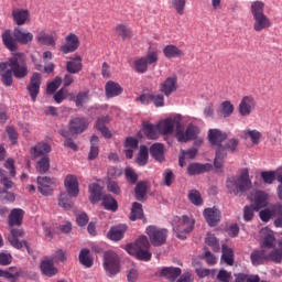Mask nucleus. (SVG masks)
<instances>
[{
  "label": "nucleus",
  "mask_w": 282,
  "mask_h": 282,
  "mask_svg": "<svg viewBox=\"0 0 282 282\" xmlns=\"http://www.w3.org/2000/svg\"><path fill=\"white\" fill-rule=\"evenodd\" d=\"M219 113L225 118H230L235 113V105L230 100L223 101L219 107Z\"/></svg>",
  "instance_id": "obj_48"
},
{
  "label": "nucleus",
  "mask_w": 282,
  "mask_h": 282,
  "mask_svg": "<svg viewBox=\"0 0 282 282\" xmlns=\"http://www.w3.org/2000/svg\"><path fill=\"white\" fill-rule=\"evenodd\" d=\"M39 45H47L54 47L56 45V40H54V35L47 34L45 31H40L35 36Z\"/></svg>",
  "instance_id": "obj_36"
},
{
  "label": "nucleus",
  "mask_w": 282,
  "mask_h": 282,
  "mask_svg": "<svg viewBox=\"0 0 282 282\" xmlns=\"http://www.w3.org/2000/svg\"><path fill=\"white\" fill-rule=\"evenodd\" d=\"M138 144H140V142L138 141V139L133 138V137H128L124 141V153H126V158L128 160H131L133 158V153H135V151H138Z\"/></svg>",
  "instance_id": "obj_27"
},
{
  "label": "nucleus",
  "mask_w": 282,
  "mask_h": 282,
  "mask_svg": "<svg viewBox=\"0 0 282 282\" xmlns=\"http://www.w3.org/2000/svg\"><path fill=\"white\" fill-rule=\"evenodd\" d=\"M160 91L169 97L171 94L177 91V76H170L160 84Z\"/></svg>",
  "instance_id": "obj_21"
},
{
  "label": "nucleus",
  "mask_w": 282,
  "mask_h": 282,
  "mask_svg": "<svg viewBox=\"0 0 282 282\" xmlns=\"http://www.w3.org/2000/svg\"><path fill=\"white\" fill-rule=\"evenodd\" d=\"M12 17L17 25H25L30 21V11L25 9H13Z\"/></svg>",
  "instance_id": "obj_31"
},
{
  "label": "nucleus",
  "mask_w": 282,
  "mask_h": 282,
  "mask_svg": "<svg viewBox=\"0 0 282 282\" xmlns=\"http://www.w3.org/2000/svg\"><path fill=\"white\" fill-rule=\"evenodd\" d=\"M279 241L282 240H276L272 232H268L263 238L261 249L267 251L272 250V248H274L273 250H282V246L279 247Z\"/></svg>",
  "instance_id": "obj_26"
},
{
  "label": "nucleus",
  "mask_w": 282,
  "mask_h": 282,
  "mask_svg": "<svg viewBox=\"0 0 282 282\" xmlns=\"http://www.w3.org/2000/svg\"><path fill=\"white\" fill-rule=\"evenodd\" d=\"M98 142H99V139L97 135H93L90 138V151L88 153V160H96V158H98V153H99Z\"/></svg>",
  "instance_id": "obj_50"
},
{
  "label": "nucleus",
  "mask_w": 282,
  "mask_h": 282,
  "mask_svg": "<svg viewBox=\"0 0 282 282\" xmlns=\"http://www.w3.org/2000/svg\"><path fill=\"white\" fill-rule=\"evenodd\" d=\"M66 72H68V74H79V72H83V57L76 55L70 58V61L66 63Z\"/></svg>",
  "instance_id": "obj_25"
},
{
  "label": "nucleus",
  "mask_w": 282,
  "mask_h": 282,
  "mask_svg": "<svg viewBox=\"0 0 282 282\" xmlns=\"http://www.w3.org/2000/svg\"><path fill=\"white\" fill-rule=\"evenodd\" d=\"M195 228V220L188 216H183L182 219H178V223L173 221V231L175 232L177 239L184 241L186 235L193 232Z\"/></svg>",
  "instance_id": "obj_8"
},
{
  "label": "nucleus",
  "mask_w": 282,
  "mask_h": 282,
  "mask_svg": "<svg viewBox=\"0 0 282 282\" xmlns=\"http://www.w3.org/2000/svg\"><path fill=\"white\" fill-rule=\"evenodd\" d=\"M63 83V79L61 77H55L53 82L47 84L46 91L47 94H54L58 87H61V84Z\"/></svg>",
  "instance_id": "obj_59"
},
{
  "label": "nucleus",
  "mask_w": 282,
  "mask_h": 282,
  "mask_svg": "<svg viewBox=\"0 0 282 282\" xmlns=\"http://www.w3.org/2000/svg\"><path fill=\"white\" fill-rule=\"evenodd\" d=\"M55 186L56 180L50 178L47 176L37 177V191L41 193V195H45L46 197L52 195Z\"/></svg>",
  "instance_id": "obj_15"
},
{
  "label": "nucleus",
  "mask_w": 282,
  "mask_h": 282,
  "mask_svg": "<svg viewBox=\"0 0 282 282\" xmlns=\"http://www.w3.org/2000/svg\"><path fill=\"white\" fill-rule=\"evenodd\" d=\"M197 155V149L192 148L187 151L181 150V155L178 158V164L182 169L186 166V160H195V156Z\"/></svg>",
  "instance_id": "obj_43"
},
{
  "label": "nucleus",
  "mask_w": 282,
  "mask_h": 282,
  "mask_svg": "<svg viewBox=\"0 0 282 282\" xmlns=\"http://www.w3.org/2000/svg\"><path fill=\"white\" fill-rule=\"evenodd\" d=\"M172 6L177 14L182 15L186 8V0H172Z\"/></svg>",
  "instance_id": "obj_60"
},
{
  "label": "nucleus",
  "mask_w": 282,
  "mask_h": 282,
  "mask_svg": "<svg viewBox=\"0 0 282 282\" xmlns=\"http://www.w3.org/2000/svg\"><path fill=\"white\" fill-rule=\"evenodd\" d=\"M256 210H261V208H265L268 206V194L265 192L258 191L251 197Z\"/></svg>",
  "instance_id": "obj_28"
},
{
  "label": "nucleus",
  "mask_w": 282,
  "mask_h": 282,
  "mask_svg": "<svg viewBox=\"0 0 282 282\" xmlns=\"http://www.w3.org/2000/svg\"><path fill=\"white\" fill-rule=\"evenodd\" d=\"M51 152L52 147L45 142H40L30 150L32 160H36V158H45L47 156V153Z\"/></svg>",
  "instance_id": "obj_23"
},
{
  "label": "nucleus",
  "mask_w": 282,
  "mask_h": 282,
  "mask_svg": "<svg viewBox=\"0 0 282 282\" xmlns=\"http://www.w3.org/2000/svg\"><path fill=\"white\" fill-rule=\"evenodd\" d=\"M64 186L69 197H78L80 189L78 187V178L75 175H67L64 180Z\"/></svg>",
  "instance_id": "obj_20"
},
{
  "label": "nucleus",
  "mask_w": 282,
  "mask_h": 282,
  "mask_svg": "<svg viewBox=\"0 0 282 282\" xmlns=\"http://www.w3.org/2000/svg\"><path fill=\"white\" fill-rule=\"evenodd\" d=\"M89 100V91H80L75 98L76 107H83Z\"/></svg>",
  "instance_id": "obj_58"
},
{
  "label": "nucleus",
  "mask_w": 282,
  "mask_h": 282,
  "mask_svg": "<svg viewBox=\"0 0 282 282\" xmlns=\"http://www.w3.org/2000/svg\"><path fill=\"white\" fill-rule=\"evenodd\" d=\"M80 47V40L78 39V35L74 33H69L65 37V44L61 46L59 51L62 54H72L73 52H76Z\"/></svg>",
  "instance_id": "obj_17"
},
{
  "label": "nucleus",
  "mask_w": 282,
  "mask_h": 282,
  "mask_svg": "<svg viewBox=\"0 0 282 282\" xmlns=\"http://www.w3.org/2000/svg\"><path fill=\"white\" fill-rule=\"evenodd\" d=\"M261 177L264 182V184H273L274 180H276V176L274 174V171H265V172H261Z\"/></svg>",
  "instance_id": "obj_62"
},
{
  "label": "nucleus",
  "mask_w": 282,
  "mask_h": 282,
  "mask_svg": "<svg viewBox=\"0 0 282 282\" xmlns=\"http://www.w3.org/2000/svg\"><path fill=\"white\" fill-rule=\"evenodd\" d=\"M188 199L194 206H202L204 204V199H202V194L197 189H192L188 193Z\"/></svg>",
  "instance_id": "obj_55"
},
{
  "label": "nucleus",
  "mask_w": 282,
  "mask_h": 282,
  "mask_svg": "<svg viewBox=\"0 0 282 282\" xmlns=\"http://www.w3.org/2000/svg\"><path fill=\"white\" fill-rule=\"evenodd\" d=\"M142 215H144L142 210V204L133 203L130 219L131 221H135L137 219H142Z\"/></svg>",
  "instance_id": "obj_53"
},
{
  "label": "nucleus",
  "mask_w": 282,
  "mask_h": 282,
  "mask_svg": "<svg viewBox=\"0 0 282 282\" xmlns=\"http://www.w3.org/2000/svg\"><path fill=\"white\" fill-rule=\"evenodd\" d=\"M41 79L42 77L40 73H33L26 87L33 102H36V98L41 91Z\"/></svg>",
  "instance_id": "obj_18"
},
{
  "label": "nucleus",
  "mask_w": 282,
  "mask_h": 282,
  "mask_svg": "<svg viewBox=\"0 0 282 282\" xmlns=\"http://www.w3.org/2000/svg\"><path fill=\"white\" fill-rule=\"evenodd\" d=\"M161 276H166L169 281H175L180 274H182V269L175 267H165L161 269Z\"/></svg>",
  "instance_id": "obj_42"
},
{
  "label": "nucleus",
  "mask_w": 282,
  "mask_h": 282,
  "mask_svg": "<svg viewBox=\"0 0 282 282\" xmlns=\"http://www.w3.org/2000/svg\"><path fill=\"white\" fill-rule=\"evenodd\" d=\"M135 193V199L138 202H142L144 197H147V182H139L134 189Z\"/></svg>",
  "instance_id": "obj_54"
},
{
  "label": "nucleus",
  "mask_w": 282,
  "mask_h": 282,
  "mask_svg": "<svg viewBox=\"0 0 282 282\" xmlns=\"http://www.w3.org/2000/svg\"><path fill=\"white\" fill-rule=\"evenodd\" d=\"M89 121L85 118L76 117L69 121L68 129L73 135H78L87 130Z\"/></svg>",
  "instance_id": "obj_19"
},
{
  "label": "nucleus",
  "mask_w": 282,
  "mask_h": 282,
  "mask_svg": "<svg viewBox=\"0 0 282 282\" xmlns=\"http://www.w3.org/2000/svg\"><path fill=\"white\" fill-rule=\"evenodd\" d=\"M12 74H13L12 70L8 68V63L6 62L0 63V76L6 87H12V83H13Z\"/></svg>",
  "instance_id": "obj_30"
},
{
  "label": "nucleus",
  "mask_w": 282,
  "mask_h": 282,
  "mask_svg": "<svg viewBox=\"0 0 282 282\" xmlns=\"http://www.w3.org/2000/svg\"><path fill=\"white\" fill-rule=\"evenodd\" d=\"M135 162L137 164H139V166H147L149 162V149L147 148V145L140 147Z\"/></svg>",
  "instance_id": "obj_47"
},
{
  "label": "nucleus",
  "mask_w": 282,
  "mask_h": 282,
  "mask_svg": "<svg viewBox=\"0 0 282 282\" xmlns=\"http://www.w3.org/2000/svg\"><path fill=\"white\" fill-rule=\"evenodd\" d=\"M104 268L109 276H116L120 272V258L113 251H106L104 254Z\"/></svg>",
  "instance_id": "obj_12"
},
{
  "label": "nucleus",
  "mask_w": 282,
  "mask_h": 282,
  "mask_svg": "<svg viewBox=\"0 0 282 282\" xmlns=\"http://www.w3.org/2000/svg\"><path fill=\"white\" fill-rule=\"evenodd\" d=\"M7 63L15 78H25L28 76V64H25L23 54H14Z\"/></svg>",
  "instance_id": "obj_7"
},
{
  "label": "nucleus",
  "mask_w": 282,
  "mask_h": 282,
  "mask_svg": "<svg viewBox=\"0 0 282 282\" xmlns=\"http://www.w3.org/2000/svg\"><path fill=\"white\" fill-rule=\"evenodd\" d=\"M232 280V273L221 269L217 274V281L219 282H230Z\"/></svg>",
  "instance_id": "obj_63"
},
{
  "label": "nucleus",
  "mask_w": 282,
  "mask_h": 282,
  "mask_svg": "<svg viewBox=\"0 0 282 282\" xmlns=\"http://www.w3.org/2000/svg\"><path fill=\"white\" fill-rule=\"evenodd\" d=\"M142 131L149 140H158V138H160V130L158 128V124H153V123H149V121H144Z\"/></svg>",
  "instance_id": "obj_29"
},
{
  "label": "nucleus",
  "mask_w": 282,
  "mask_h": 282,
  "mask_svg": "<svg viewBox=\"0 0 282 282\" xmlns=\"http://www.w3.org/2000/svg\"><path fill=\"white\" fill-rule=\"evenodd\" d=\"M149 248H151V243L147 236H141L134 243L126 246L127 252L135 257L139 261H151V257H153V254L149 251Z\"/></svg>",
  "instance_id": "obj_5"
},
{
  "label": "nucleus",
  "mask_w": 282,
  "mask_h": 282,
  "mask_svg": "<svg viewBox=\"0 0 282 282\" xmlns=\"http://www.w3.org/2000/svg\"><path fill=\"white\" fill-rule=\"evenodd\" d=\"M79 263L84 268H91L94 265V259L91 258L89 249H82L79 252Z\"/></svg>",
  "instance_id": "obj_45"
},
{
  "label": "nucleus",
  "mask_w": 282,
  "mask_h": 282,
  "mask_svg": "<svg viewBox=\"0 0 282 282\" xmlns=\"http://www.w3.org/2000/svg\"><path fill=\"white\" fill-rule=\"evenodd\" d=\"M24 212L21 208L13 209L9 215V226L10 228L14 226H21L23 224Z\"/></svg>",
  "instance_id": "obj_35"
},
{
  "label": "nucleus",
  "mask_w": 282,
  "mask_h": 282,
  "mask_svg": "<svg viewBox=\"0 0 282 282\" xmlns=\"http://www.w3.org/2000/svg\"><path fill=\"white\" fill-rule=\"evenodd\" d=\"M0 199L1 202H14L15 196L12 192L14 182L6 176V172L0 169Z\"/></svg>",
  "instance_id": "obj_11"
},
{
  "label": "nucleus",
  "mask_w": 282,
  "mask_h": 282,
  "mask_svg": "<svg viewBox=\"0 0 282 282\" xmlns=\"http://www.w3.org/2000/svg\"><path fill=\"white\" fill-rule=\"evenodd\" d=\"M124 232H127V225L121 224L111 227V229L108 232V238H110L111 241H120L121 239H123Z\"/></svg>",
  "instance_id": "obj_32"
},
{
  "label": "nucleus",
  "mask_w": 282,
  "mask_h": 282,
  "mask_svg": "<svg viewBox=\"0 0 282 282\" xmlns=\"http://www.w3.org/2000/svg\"><path fill=\"white\" fill-rule=\"evenodd\" d=\"M23 229L11 228L10 235L8 236V241L13 248H17V250H21V248H23L24 246L28 252H30V247L28 246V242L19 240L21 239V237H23Z\"/></svg>",
  "instance_id": "obj_14"
},
{
  "label": "nucleus",
  "mask_w": 282,
  "mask_h": 282,
  "mask_svg": "<svg viewBox=\"0 0 282 282\" xmlns=\"http://www.w3.org/2000/svg\"><path fill=\"white\" fill-rule=\"evenodd\" d=\"M208 226H217L221 219V213L217 208H206L203 213Z\"/></svg>",
  "instance_id": "obj_24"
},
{
  "label": "nucleus",
  "mask_w": 282,
  "mask_h": 282,
  "mask_svg": "<svg viewBox=\"0 0 282 282\" xmlns=\"http://www.w3.org/2000/svg\"><path fill=\"white\" fill-rule=\"evenodd\" d=\"M150 155H152L156 162H164V144H152L150 148Z\"/></svg>",
  "instance_id": "obj_41"
},
{
  "label": "nucleus",
  "mask_w": 282,
  "mask_h": 282,
  "mask_svg": "<svg viewBox=\"0 0 282 282\" xmlns=\"http://www.w3.org/2000/svg\"><path fill=\"white\" fill-rule=\"evenodd\" d=\"M227 139L228 134H226V132H221V130L219 129H210L208 131V140L212 147H216V149H219V147H224V144L221 143Z\"/></svg>",
  "instance_id": "obj_22"
},
{
  "label": "nucleus",
  "mask_w": 282,
  "mask_h": 282,
  "mask_svg": "<svg viewBox=\"0 0 282 282\" xmlns=\"http://www.w3.org/2000/svg\"><path fill=\"white\" fill-rule=\"evenodd\" d=\"M226 187L229 195H243L247 191L252 188V181H250V171L248 169H242L240 175L231 176L226 181Z\"/></svg>",
  "instance_id": "obj_2"
},
{
  "label": "nucleus",
  "mask_w": 282,
  "mask_h": 282,
  "mask_svg": "<svg viewBox=\"0 0 282 282\" xmlns=\"http://www.w3.org/2000/svg\"><path fill=\"white\" fill-rule=\"evenodd\" d=\"M124 175H126V180L130 184H135V182H138V174L135 173V171L133 169L126 167Z\"/></svg>",
  "instance_id": "obj_61"
},
{
  "label": "nucleus",
  "mask_w": 282,
  "mask_h": 282,
  "mask_svg": "<svg viewBox=\"0 0 282 282\" xmlns=\"http://www.w3.org/2000/svg\"><path fill=\"white\" fill-rule=\"evenodd\" d=\"M213 169V165L199 164V163H192L187 167L188 175H202V173H208Z\"/></svg>",
  "instance_id": "obj_33"
},
{
  "label": "nucleus",
  "mask_w": 282,
  "mask_h": 282,
  "mask_svg": "<svg viewBox=\"0 0 282 282\" xmlns=\"http://www.w3.org/2000/svg\"><path fill=\"white\" fill-rule=\"evenodd\" d=\"M120 94H122V87L120 84L111 80L106 84L107 98H116V96H120Z\"/></svg>",
  "instance_id": "obj_39"
},
{
  "label": "nucleus",
  "mask_w": 282,
  "mask_h": 282,
  "mask_svg": "<svg viewBox=\"0 0 282 282\" xmlns=\"http://www.w3.org/2000/svg\"><path fill=\"white\" fill-rule=\"evenodd\" d=\"M41 271L42 274H45V276H54L55 274H57L58 269L54 267V260L46 259L41 263Z\"/></svg>",
  "instance_id": "obj_38"
},
{
  "label": "nucleus",
  "mask_w": 282,
  "mask_h": 282,
  "mask_svg": "<svg viewBox=\"0 0 282 282\" xmlns=\"http://www.w3.org/2000/svg\"><path fill=\"white\" fill-rule=\"evenodd\" d=\"M36 171H39V173H47V171H50V156H43L37 161Z\"/></svg>",
  "instance_id": "obj_57"
},
{
  "label": "nucleus",
  "mask_w": 282,
  "mask_h": 282,
  "mask_svg": "<svg viewBox=\"0 0 282 282\" xmlns=\"http://www.w3.org/2000/svg\"><path fill=\"white\" fill-rule=\"evenodd\" d=\"M2 41L8 50L14 52V50H17V42L21 43V45H28V43H32V41H34V34L31 32H23L21 28H15L13 31V37L10 31H6L2 34Z\"/></svg>",
  "instance_id": "obj_4"
},
{
  "label": "nucleus",
  "mask_w": 282,
  "mask_h": 282,
  "mask_svg": "<svg viewBox=\"0 0 282 282\" xmlns=\"http://www.w3.org/2000/svg\"><path fill=\"white\" fill-rule=\"evenodd\" d=\"M90 196L89 199L91 204H98L100 202V197H102V187L97 183H93L88 187Z\"/></svg>",
  "instance_id": "obj_40"
},
{
  "label": "nucleus",
  "mask_w": 282,
  "mask_h": 282,
  "mask_svg": "<svg viewBox=\"0 0 282 282\" xmlns=\"http://www.w3.org/2000/svg\"><path fill=\"white\" fill-rule=\"evenodd\" d=\"M159 58H160L159 51H150L147 53L145 56L137 58L134 61V70L138 74H145V72L149 69V65H155Z\"/></svg>",
  "instance_id": "obj_10"
},
{
  "label": "nucleus",
  "mask_w": 282,
  "mask_h": 282,
  "mask_svg": "<svg viewBox=\"0 0 282 282\" xmlns=\"http://www.w3.org/2000/svg\"><path fill=\"white\" fill-rule=\"evenodd\" d=\"M180 116H175L158 122L156 126L159 128L160 135H171V133L175 131L176 124V140H178V142H191V140H195L199 133V128L194 124H188L184 131V127L180 124Z\"/></svg>",
  "instance_id": "obj_1"
},
{
  "label": "nucleus",
  "mask_w": 282,
  "mask_h": 282,
  "mask_svg": "<svg viewBox=\"0 0 282 282\" xmlns=\"http://www.w3.org/2000/svg\"><path fill=\"white\" fill-rule=\"evenodd\" d=\"M69 197L72 196L65 192L61 193L58 196V206L64 208V210H69L73 206L72 199Z\"/></svg>",
  "instance_id": "obj_52"
},
{
  "label": "nucleus",
  "mask_w": 282,
  "mask_h": 282,
  "mask_svg": "<svg viewBox=\"0 0 282 282\" xmlns=\"http://www.w3.org/2000/svg\"><path fill=\"white\" fill-rule=\"evenodd\" d=\"M221 261L227 265H232V263H235V251L226 245H223Z\"/></svg>",
  "instance_id": "obj_46"
},
{
  "label": "nucleus",
  "mask_w": 282,
  "mask_h": 282,
  "mask_svg": "<svg viewBox=\"0 0 282 282\" xmlns=\"http://www.w3.org/2000/svg\"><path fill=\"white\" fill-rule=\"evenodd\" d=\"M259 217L261 221H264L265 224H268L272 217H275V228H282V205L278 203L272 205L270 208L262 209L259 213Z\"/></svg>",
  "instance_id": "obj_9"
},
{
  "label": "nucleus",
  "mask_w": 282,
  "mask_h": 282,
  "mask_svg": "<svg viewBox=\"0 0 282 282\" xmlns=\"http://www.w3.org/2000/svg\"><path fill=\"white\" fill-rule=\"evenodd\" d=\"M109 122V117H101L97 120L96 129L97 131H100V133L104 135V138L109 139L111 138V131L107 129L105 124Z\"/></svg>",
  "instance_id": "obj_44"
},
{
  "label": "nucleus",
  "mask_w": 282,
  "mask_h": 282,
  "mask_svg": "<svg viewBox=\"0 0 282 282\" xmlns=\"http://www.w3.org/2000/svg\"><path fill=\"white\" fill-rule=\"evenodd\" d=\"M152 104L154 107H164V95L152 93Z\"/></svg>",
  "instance_id": "obj_64"
},
{
  "label": "nucleus",
  "mask_w": 282,
  "mask_h": 282,
  "mask_svg": "<svg viewBox=\"0 0 282 282\" xmlns=\"http://www.w3.org/2000/svg\"><path fill=\"white\" fill-rule=\"evenodd\" d=\"M163 54L165 58H182L184 51L173 44H169L163 48Z\"/></svg>",
  "instance_id": "obj_37"
},
{
  "label": "nucleus",
  "mask_w": 282,
  "mask_h": 282,
  "mask_svg": "<svg viewBox=\"0 0 282 282\" xmlns=\"http://www.w3.org/2000/svg\"><path fill=\"white\" fill-rule=\"evenodd\" d=\"M102 206L106 208V210H111L112 213H116L118 210V202L109 195H105L102 197Z\"/></svg>",
  "instance_id": "obj_51"
},
{
  "label": "nucleus",
  "mask_w": 282,
  "mask_h": 282,
  "mask_svg": "<svg viewBox=\"0 0 282 282\" xmlns=\"http://www.w3.org/2000/svg\"><path fill=\"white\" fill-rule=\"evenodd\" d=\"M205 243H207V246H209L214 250V252H219V250H220L219 240H217L215 235L207 234Z\"/></svg>",
  "instance_id": "obj_56"
},
{
  "label": "nucleus",
  "mask_w": 282,
  "mask_h": 282,
  "mask_svg": "<svg viewBox=\"0 0 282 282\" xmlns=\"http://www.w3.org/2000/svg\"><path fill=\"white\" fill-rule=\"evenodd\" d=\"M145 232L150 239L152 246L160 247L166 243V239L169 237V230L158 228L156 226H149L145 229Z\"/></svg>",
  "instance_id": "obj_13"
},
{
  "label": "nucleus",
  "mask_w": 282,
  "mask_h": 282,
  "mask_svg": "<svg viewBox=\"0 0 282 282\" xmlns=\"http://www.w3.org/2000/svg\"><path fill=\"white\" fill-rule=\"evenodd\" d=\"M251 14L253 18V30L254 32H263L268 28H272V21L265 15V2L256 0L251 2Z\"/></svg>",
  "instance_id": "obj_3"
},
{
  "label": "nucleus",
  "mask_w": 282,
  "mask_h": 282,
  "mask_svg": "<svg viewBox=\"0 0 282 282\" xmlns=\"http://www.w3.org/2000/svg\"><path fill=\"white\" fill-rule=\"evenodd\" d=\"M257 107V100L252 95H248L242 97L240 100V104L238 106L239 115L242 117L250 116L252 111H254V108Z\"/></svg>",
  "instance_id": "obj_16"
},
{
  "label": "nucleus",
  "mask_w": 282,
  "mask_h": 282,
  "mask_svg": "<svg viewBox=\"0 0 282 282\" xmlns=\"http://www.w3.org/2000/svg\"><path fill=\"white\" fill-rule=\"evenodd\" d=\"M237 147H239V140L230 139L228 142L225 143V145L216 148L214 166L216 171H218V173H221L224 169V160H226L228 151H230V153H235V151H237Z\"/></svg>",
  "instance_id": "obj_6"
},
{
  "label": "nucleus",
  "mask_w": 282,
  "mask_h": 282,
  "mask_svg": "<svg viewBox=\"0 0 282 282\" xmlns=\"http://www.w3.org/2000/svg\"><path fill=\"white\" fill-rule=\"evenodd\" d=\"M243 140H250L251 144H259L263 134L257 129H246L242 134Z\"/></svg>",
  "instance_id": "obj_34"
},
{
  "label": "nucleus",
  "mask_w": 282,
  "mask_h": 282,
  "mask_svg": "<svg viewBox=\"0 0 282 282\" xmlns=\"http://www.w3.org/2000/svg\"><path fill=\"white\" fill-rule=\"evenodd\" d=\"M116 34L117 36H121L123 41H127V39H132L133 36L131 29H129V26H127L126 24H118L116 26Z\"/></svg>",
  "instance_id": "obj_49"
}]
</instances>
